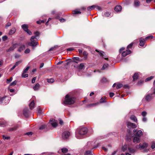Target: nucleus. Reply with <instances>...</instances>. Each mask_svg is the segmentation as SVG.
<instances>
[{"label":"nucleus","instance_id":"4468645a","mask_svg":"<svg viewBox=\"0 0 155 155\" xmlns=\"http://www.w3.org/2000/svg\"><path fill=\"white\" fill-rule=\"evenodd\" d=\"M29 110L27 108H25L24 110L23 114L26 117H27L28 116Z\"/></svg>","mask_w":155,"mask_h":155},{"label":"nucleus","instance_id":"f3484780","mask_svg":"<svg viewBox=\"0 0 155 155\" xmlns=\"http://www.w3.org/2000/svg\"><path fill=\"white\" fill-rule=\"evenodd\" d=\"M153 95H151V94H147L145 97L146 100L147 101H150L152 98H153Z\"/></svg>","mask_w":155,"mask_h":155},{"label":"nucleus","instance_id":"cd10ccee","mask_svg":"<svg viewBox=\"0 0 155 155\" xmlns=\"http://www.w3.org/2000/svg\"><path fill=\"white\" fill-rule=\"evenodd\" d=\"M134 81L137 80L138 78V74L137 73H135L133 76Z\"/></svg>","mask_w":155,"mask_h":155},{"label":"nucleus","instance_id":"39448f33","mask_svg":"<svg viewBox=\"0 0 155 155\" xmlns=\"http://www.w3.org/2000/svg\"><path fill=\"white\" fill-rule=\"evenodd\" d=\"M71 135V133L69 132L66 131L62 133V137L63 139L65 140L68 139Z\"/></svg>","mask_w":155,"mask_h":155},{"label":"nucleus","instance_id":"a211bd4d","mask_svg":"<svg viewBox=\"0 0 155 155\" xmlns=\"http://www.w3.org/2000/svg\"><path fill=\"white\" fill-rule=\"evenodd\" d=\"M25 48V45L23 44L21 45L18 49V51L21 52L22 51L24 50Z\"/></svg>","mask_w":155,"mask_h":155},{"label":"nucleus","instance_id":"9d476101","mask_svg":"<svg viewBox=\"0 0 155 155\" xmlns=\"http://www.w3.org/2000/svg\"><path fill=\"white\" fill-rule=\"evenodd\" d=\"M95 51L99 53L100 56L101 57L104 58V57H106V56L105 55V54L104 53V52H103V51H100V50H97V49H96ZM104 58L105 60H107V59H108V58Z\"/></svg>","mask_w":155,"mask_h":155},{"label":"nucleus","instance_id":"052dcab7","mask_svg":"<svg viewBox=\"0 0 155 155\" xmlns=\"http://www.w3.org/2000/svg\"><path fill=\"white\" fill-rule=\"evenodd\" d=\"M32 132H29L26 133L25 134L28 135V136L30 137L32 135Z\"/></svg>","mask_w":155,"mask_h":155},{"label":"nucleus","instance_id":"473e14b6","mask_svg":"<svg viewBox=\"0 0 155 155\" xmlns=\"http://www.w3.org/2000/svg\"><path fill=\"white\" fill-rule=\"evenodd\" d=\"M108 66V64H104L101 68L102 70H104L106 69V68H107Z\"/></svg>","mask_w":155,"mask_h":155},{"label":"nucleus","instance_id":"338daca9","mask_svg":"<svg viewBox=\"0 0 155 155\" xmlns=\"http://www.w3.org/2000/svg\"><path fill=\"white\" fill-rule=\"evenodd\" d=\"M12 78H11L9 79H7L6 82L7 83H9L12 80Z\"/></svg>","mask_w":155,"mask_h":155},{"label":"nucleus","instance_id":"9b49d317","mask_svg":"<svg viewBox=\"0 0 155 155\" xmlns=\"http://www.w3.org/2000/svg\"><path fill=\"white\" fill-rule=\"evenodd\" d=\"M7 125L6 121L3 119H0V126L4 127L6 126Z\"/></svg>","mask_w":155,"mask_h":155},{"label":"nucleus","instance_id":"20e7f679","mask_svg":"<svg viewBox=\"0 0 155 155\" xmlns=\"http://www.w3.org/2000/svg\"><path fill=\"white\" fill-rule=\"evenodd\" d=\"M31 42L28 43V44L29 45L32 47V48L34 49L35 47H36L38 45V43L37 41H35L34 39H31V38L30 39Z\"/></svg>","mask_w":155,"mask_h":155},{"label":"nucleus","instance_id":"58836bf2","mask_svg":"<svg viewBox=\"0 0 155 155\" xmlns=\"http://www.w3.org/2000/svg\"><path fill=\"white\" fill-rule=\"evenodd\" d=\"M153 77L152 76H150V77H148V78H147L145 79V81L146 82L148 81L151 80L153 78Z\"/></svg>","mask_w":155,"mask_h":155},{"label":"nucleus","instance_id":"13d9d810","mask_svg":"<svg viewBox=\"0 0 155 155\" xmlns=\"http://www.w3.org/2000/svg\"><path fill=\"white\" fill-rule=\"evenodd\" d=\"M37 112L39 114H40L41 113V110L39 108H37Z\"/></svg>","mask_w":155,"mask_h":155},{"label":"nucleus","instance_id":"7c9ffc66","mask_svg":"<svg viewBox=\"0 0 155 155\" xmlns=\"http://www.w3.org/2000/svg\"><path fill=\"white\" fill-rule=\"evenodd\" d=\"M84 155H93L92 153V152L91 150H87L84 153Z\"/></svg>","mask_w":155,"mask_h":155},{"label":"nucleus","instance_id":"f8f14e48","mask_svg":"<svg viewBox=\"0 0 155 155\" xmlns=\"http://www.w3.org/2000/svg\"><path fill=\"white\" fill-rule=\"evenodd\" d=\"M140 44L139 45L140 46L143 47L144 46L145 43L146 41L145 39L144 38H140Z\"/></svg>","mask_w":155,"mask_h":155},{"label":"nucleus","instance_id":"79ce46f5","mask_svg":"<svg viewBox=\"0 0 155 155\" xmlns=\"http://www.w3.org/2000/svg\"><path fill=\"white\" fill-rule=\"evenodd\" d=\"M4 140H9L10 138V137L8 136H5L4 135L2 136Z\"/></svg>","mask_w":155,"mask_h":155},{"label":"nucleus","instance_id":"c85d7f7f","mask_svg":"<svg viewBox=\"0 0 155 155\" xmlns=\"http://www.w3.org/2000/svg\"><path fill=\"white\" fill-rule=\"evenodd\" d=\"M95 5H93L91 6L88 7L87 8V9L88 11H91L94 9L95 8Z\"/></svg>","mask_w":155,"mask_h":155},{"label":"nucleus","instance_id":"680f3d73","mask_svg":"<svg viewBox=\"0 0 155 155\" xmlns=\"http://www.w3.org/2000/svg\"><path fill=\"white\" fill-rule=\"evenodd\" d=\"M8 38V37L7 36L5 35L2 37V39L3 41H5Z\"/></svg>","mask_w":155,"mask_h":155},{"label":"nucleus","instance_id":"e433bc0d","mask_svg":"<svg viewBox=\"0 0 155 155\" xmlns=\"http://www.w3.org/2000/svg\"><path fill=\"white\" fill-rule=\"evenodd\" d=\"M17 126H15L13 127H11L9 129V130L10 131H14L16 130Z\"/></svg>","mask_w":155,"mask_h":155},{"label":"nucleus","instance_id":"2eb2a0df","mask_svg":"<svg viewBox=\"0 0 155 155\" xmlns=\"http://www.w3.org/2000/svg\"><path fill=\"white\" fill-rule=\"evenodd\" d=\"M140 138L136 136L134 137L133 139V141L135 143H139L140 142Z\"/></svg>","mask_w":155,"mask_h":155},{"label":"nucleus","instance_id":"864d4df0","mask_svg":"<svg viewBox=\"0 0 155 155\" xmlns=\"http://www.w3.org/2000/svg\"><path fill=\"white\" fill-rule=\"evenodd\" d=\"M17 83V81H14L10 84V86H15V85Z\"/></svg>","mask_w":155,"mask_h":155},{"label":"nucleus","instance_id":"09e8293b","mask_svg":"<svg viewBox=\"0 0 155 155\" xmlns=\"http://www.w3.org/2000/svg\"><path fill=\"white\" fill-rule=\"evenodd\" d=\"M83 54L85 56V58H87L88 55V53L86 51H84L83 52Z\"/></svg>","mask_w":155,"mask_h":155},{"label":"nucleus","instance_id":"aec40b11","mask_svg":"<svg viewBox=\"0 0 155 155\" xmlns=\"http://www.w3.org/2000/svg\"><path fill=\"white\" fill-rule=\"evenodd\" d=\"M130 119L135 122H137V120L136 117L134 115H132L130 117Z\"/></svg>","mask_w":155,"mask_h":155},{"label":"nucleus","instance_id":"49530a36","mask_svg":"<svg viewBox=\"0 0 155 155\" xmlns=\"http://www.w3.org/2000/svg\"><path fill=\"white\" fill-rule=\"evenodd\" d=\"M128 149L130 152L132 153H134L135 152V150L133 149L128 148Z\"/></svg>","mask_w":155,"mask_h":155},{"label":"nucleus","instance_id":"b1692460","mask_svg":"<svg viewBox=\"0 0 155 155\" xmlns=\"http://www.w3.org/2000/svg\"><path fill=\"white\" fill-rule=\"evenodd\" d=\"M142 135L143 133L142 131L139 130L137 132L136 136H137V137L140 138Z\"/></svg>","mask_w":155,"mask_h":155},{"label":"nucleus","instance_id":"6e6d98bb","mask_svg":"<svg viewBox=\"0 0 155 155\" xmlns=\"http://www.w3.org/2000/svg\"><path fill=\"white\" fill-rule=\"evenodd\" d=\"M25 32H26L29 35H32V32L28 29Z\"/></svg>","mask_w":155,"mask_h":155},{"label":"nucleus","instance_id":"a18cd8bd","mask_svg":"<svg viewBox=\"0 0 155 155\" xmlns=\"http://www.w3.org/2000/svg\"><path fill=\"white\" fill-rule=\"evenodd\" d=\"M151 148L152 149H154L155 148V143L152 142L151 143Z\"/></svg>","mask_w":155,"mask_h":155},{"label":"nucleus","instance_id":"6e6552de","mask_svg":"<svg viewBox=\"0 0 155 155\" xmlns=\"http://www.w3.org/2000/svg\"><path fill=\"white\" fill-rule=\"evenodd\" d=\"M18 46V45L17 43H15L13 44L9 49L6 50V52H9L13 51Z\"/></svg>","mask_w":155,"mask_h":155},{"label":"nucleus","instance_id":"c9c22d12","mask_svg":"<svg viewBox=\"0 0 155 155\" xmlns=\"http://www.w3.org/2000/svg\"><path fill=\"white\" fill-rule=\"evenodd\" d=\"M47 125H46L45 124H44L42 125L41 126L39 127V129L40 130H43V129H44L46 127Z\"/></svg>","mask_w":155,"mask_h":155},{"label":"nucleus","instance_id":"0e129e2a","mask_svg":"<svg viewBox=\"0 0 155 155\" xmlns=\"http://www.w3.org/2000/svg\"><path fill=\"white\" fill-rule=\"evenodd\" d=\"M20 57V55L18 54H15V57L16 58H18Z\"/></svg>","mask_w":155,"mask_h":155},{"label":"nucleus","instance_id":"de8ad7c7","mask_svg":"<svg viewBox=\"0 0 155 155\" xmlns=\"http://www.w3.org/2000/svg\"><path fill=\"white\" fill-rule=\"evenodd\" d=\"M30 52V49L29 48H27L25 50V53L26 54H27L29 53Z\"/></svg>","mask_w":155,"mask_h":155},{"label":"nucleus","instance_id":"bf43d9fd","mask_svg":"<svg viewBox=\"0 0 155 155\" xmlns=\"http://www.w3.org/2000/svg\"><path fill=\"white\" fill-rule=\"evenodd\" d=\"M21 61H18L16 62L15 65L16 67L18 66L21 63Z\"/></svg>","mask_w":155,"mask_h":155},{"label":"nucleus","instance_id":"0eeeda50","mask_svg":"<svg viewBox=\"0 0 155 155\" xmlns=\"http://www.w3.org/2000/svg\"><path fill=\"white\" fill-rule=\"evenodd\" d=\"M148 146V144L145 142H144L143 144L140 143L139 146H137L136 148L138 149H143L144 148H147Z\"/></svg>","mask_w":155,"mask_h":155},{"label":"nucleus","instance_id":"dca6fc26","mask_svg":"<svg viewBox=\"0 0 155 155\" xmlns=\"http://www.w3.org/2000/svg\"><path fill=\"white\" fill-rule=\"evenodd\" d=\"M121 9L122 7L120 5H117L114 8L115 11L117 12H120Z\"/></svg>","mask_w":155,"mask_h":155},{"label":"nucleus","instance_id":"72a5a7b5","mask_svg":"<svg viewBox=\"0 0 155 155\" xmlns=\"http://www.w3.org/2000/svg\"><path fill=\"white\" fill-rule=\"evenodd\" d=\"M127 149V145L126 144L124 145L122 147V150L123 152H125Z\"/></svg>","mask_w":155,"mask_h":155},{"label":"nucleus","instance_id":"3c124183","mask_svg":"<svg viewBox=\"0 0 155 155\" xmlns=\"http://www.w3.org/2000/svg\"><path fill=\"white\" fill-rule=\"evenodd\" d=\"M95 5V8H96V9H97V10L99 11H100L101 10V7L98 6H97V5Z\"/></svg>","mask_w":155,"mask_h":155},{"label":"nucleus","instance_id":"e2e57ef3","mask_svg":"<svg viewBox=\"0 0 155 155\" xmlns=\"http://www.w3.org/2000/svg\"><path fill=\"white\" fill-rule=\"evenodd\" d=\"M122 85L121 84H117L116 86V88L117 89H119L120 88L122 87Z\"/></svg>","mask_w":155,"mask_h":155},{"label":"nucleus","instance_id":"a878e982","mask_svg":"<svg viewBox=\"0 0 155 155\" xmlns=\"http://www.w3.org/2000/svg\"><path fill=\"white\" fill-rule=\"evenodd\" d=\"M40 87V85L38 83L36 84L33 87V89L35 91H37L39 89Z\"/></svg>","mask_w":155,"mask_h":155},{"label":"nucleus","instance_id":"8fccbe9b","mask_svg":"<svg viewBox=\"0 0 155 155\" xmlns=\"http://www.w3.org/2000/svg\"><path fill=\"white\" fill-rule=\"evenodd\" d=\"M151 90H152L153 92L151 94V95L155 94V87H153L151 88Z\"/></svg>","mask_w":155,"mask_h":155},{"label":"nucleus","instance_id":"603ef678","mask_svg":"<svg viewBox=\"0 0 155 155\" xmlns=\"http://www.w3.org/2000/svg\"><path fill=\"white\" fill-rule=\"evenodd\" d=\"M104 15L106 17H109L110 15V13L109 12H106L104 13Z\"/></svg>","mask_w":155,"mask_h":155},{"label":"nucleus","instance_id":"5701e85b","mask_svg":"<svg viewBox=\"0 0 155 155\" xmlns=\"http://www.w3.org/2000/svg\"><path fill=\"white\" fill-rule=\"evenodd\" d=\"M39 33L38 32L36 31L34 32L35 36L31 37V39L36 38L37 37H39Z\"/></svg>","mask_w":155,"mask_h":155},{"label":"nucleus","instance_id":"774afa93","mask_svg":"<svg viewBox=\"0 0 155 155\" xmlns=\"http://www.w3.org/2000/svg\"><path fill=\"white\" fill-rule=\"evenodd\" d=\"M36 78V77H34L32 78L31 81V82L32 83H34L35 82Z\"/></svg>","mask_w":155,"mask_h":155},{"label":"nucleus","instance_id":"ddd939ff","mask_svg":"<svg viewBox=\"0 0 155 155\" xmlns=\"http://www.w3.org/2000/svg\"><path fill=\"white\" fill-rule=\"evenodd\" d=\"M131 51L130 50H127L125 51H123L122 53V56L123 57H125L127 55L130 54L131 53Z\"/></svg>","mask_w":155,"mask_h":155},{"label":"nucleus","instance_id":"f704fd0d","mask_svg":"<svg viewBox=\"0 0 155 155\" xmlns=\"http://www.w3.org/2000/svg\"><path fill=\"white\" fill-rule=\"evenodd\" d=\"M61 152L63 153H66L68 151V149L66 148H63L61 149Z\"/></svg>","mask_w":155,"mask_h":155},{"label":"nucleus","instance_id":"2f4dec72","mask_svg":"<svg viewBox=\"0 0 155 155\" xmlns=\"http://www.w3.org/2000/svg\"><path fill=\"white\" fill-rule=\"evenodd\" d=\"M85 68V66L84 64L81 63V64L78 66V68L79 69H82L83 68Z\"/></svg>","mask_w":155,"mask_h":155},{"label":"nucleus","instance_id":"423d86ee","mask_svg":"<svg viewBox=\"0 0 155 155\" xmlns=\"http://www.w3.org/2000/svg\"><path fill=\"white\" fill-rule=\"evenodd\" d=\"M126 125L128 128L130 129L136 128L137 127V126L135 124L129 121L126 122Z\"/></svg>","mask_w":155,"mask_h":155},{"label":"nucleus","instance_id":"1a4fd4ad","mask_svg":"<svg viewBox=\"0 0 155 155\" xmlns=\"http://www.w3.org/2000/svg\"><path fill=\"white\" fill-rule=\"evenodd\" d=\"M49 124L51 125L54 127H55L58 125L57 120L52 119L50 120Z\"/></svg>","mask_w":155,"mask_h":155},{"label":"nucleus","instance_id":"f257e3e1","mask_svg":"<svg viewBox=\"0 0 155 155\" xmlns=\"http://www.w3.org/2000/svg\"><path fill=\"white\" fill-rule=\"evenodd\" d=\"M88 131L87 129L85 127H80L77 129L75 132L76 137L78 139H82Z\"/></svg>","mask_w":155,"mask_h":155},{"label":"nucleus","instance_id":"c03bdc74","mask_svg":"<svg viewBox=\"0 0 155 155\" xmlns=\"http://www.w3.org/2000/svg\"><path fill=\"white\" fill-rule=\"evenodd\" d=\"M25 73H22V75H21V77L23 78H25L26 77H27L28 76V74H24Z\"/></svg>","mask_w":155,"mask_h":155},{"label":"nucleus","instance_id":"6ab92c4d","mask_svg":"<svg viewBox=\"0 0 155 155\" xmlns=\"http://www.w3.org/2000/svg\"><path fill=\"white\" fill-rule=\"evenodd\" d=\"M99 104V102H97L95 103H93L90 104H89L87 105V107L90 108L94 106H96Z\"/></svg>","mask_w":155,"mask_h":155},{"label":"nucleus","instance_id":"bb28decb","mask_svg":"<svg viewBox=\"0 0 155 155\" xmlns=\"http://www.w3.org/2000/svg\"><path fill=\"white\" fill-rule=\"evenodd\" d=\"M140 2L137 0H135L134 2V5L135 7H137L140 5Z\"/></svg>","mask_w":155,"mask_h":155},{"label":"nucleus","instance_id":"69168bd1","mask_svg":"<svg viewBox=\"0 0 155 155\" xmlns=\"http://www.w3.org/2000/svg\"><path fill=\"white\" fill-rule=\"evenodd\" d=\"M153 38V36L152 35H151L148 36L146 37L145 38V39H148L150 38L152 39Z\"/></svg>","mask_w":155,"mask_h":155},{"label":"nucleus","instance_id":"c756f323","mask_svg":"<svg viewBox=\"0 0 155 155\" xmlns=\"http://www.w3.org/2000/svg\"><path fill=\"white\" fill-rule=\"evenodd\" d=\"M106 98V97H102L100 99V101L99 102H98L99 103V104L103 103H106V101L105 100Z\"/></svg>","mask_w":155,"mask_h":155},{"label":"nucleus","instance_id":"a19ab883","mask_svg":"<svg viewBox=\"0 0 155 155\" xmlns=\"http://www.w3.org/2000/svg\"><path fill=\"white\" fill-rule=\"evenodd\" d=\"M29 66H27L25 69L23 71V73H25L27 72L29 69Z\"/></svg>","mask_w":155,"mask_h":155},{"label":"nucleus","instance_id":"4d7b16f0","mask_svg":"<svg viewBox=\"0 0 155 155\" xmlns=\"http://www.w3.org/2000/svg\"><path fill=\"white\" fill-rule=\"evenodd\" d=\"M133 43H131L129 45H128L127 46V49H129V48H131L133 45Z\"/></svg>","mask_w":155,"mask_h":155},{"label":"nucleus","instance_id":"37998d69","mask_svg":"<svg viewBox=\"0 0 155 155\" xmlns=\"http://www.w3.org/2000/svg\"><path fill=\"white\" fill-rule=\"evenodd\" d=\"M101 82L102 83H106L107 82V80L106 78H104L101 80Z\"/></svg>","mask_w":155,"mask_h":155},{"label":"nucleus","instance_id":"4c0bfd02","mask_svg":"<svg viewBox=\"0 0 155 155\" xmlns=\"http://www.w3.org/2000/svg\"><path fill=\"white\" fill-rule=\"evenodd\" d=\"M81 12L79 11H78L76 10L73 11V14L74 15H76L77 14H80Z\"/></svg>","mask_w":155,"mask_h":155},{"label":"nucleus","instance_id":"412c9836","mask_svg":"<svg viewBox=\"0 0 155 155\" xmlns=\"http://www.w3.org/2000/svg\"><path fill=\"white\" fill-rule=\"evenodd\" d=\"M21 27L25 31L28 29V26L27 24H24L22 25Z\"/></svg>","mask_w":155,"mask_h":155},{"label":"nucleus","instance_id":"4be33fe9","mask_svg":"<svg viewBox=\"0 0 155 155\" xmlns=\"http://www.w3.org/2000/svg\"><path fill=\"white\" fill-rule=\"evenodd\" d=\"M35 104L34 101H32L29 104L30 108L31 110H32L34 108Z\"/></svg>","mask_w":155,"mask_h":155},{"label":"nucleus","instance_id":"393cba45","mask_svg":"<svg viewBox=\"0 0 155 155\" xmlns=\"http://www.w3.org/2000/svg\"><path fill=\"white\" fill-rule=\"evenodd\" d=\"M16 31V29L15 28H13L10 30L9 32V34L10 35H12L14 34Z\"/></svg>","mask_w":155,"mask_h":155},{"label":"nucleus","instance_id":"5fc2aeb1","mask_svg":"<svg viewBox=\"0 0 155 155\" xmlns=\"http://www.w3.org/2000/svg\"><path fill=\"white\" fill-rule=\"evenodd\" d=\"M147 113L146 111H144L142 112L141 115L143 117H145L147 115Z\"/></svg>","mask_w":155,"mask_h":155},{"label":"nucleus","instance_id":"f03ea898","mask_svg":"<svg viewBox=\"0 0 155 155\" xmlns=\"http://www.w3.org/2000/svg\"><path fill=\"white\" fill-rule=\"evenodd\" d=\"M76 101V98L74 97H72L69 94H67L65 97V99L64 101L65 105H71L74 104Z\"/></svg>","mask_w":155,"mask_h":155},{"label":"nucleus","instance_id":"7ed1b4c3","mask_svg":"<svg viewBox=\"0 0 155 155\" xmlns=\"http://www.w3.org/2000/svg\"><path fill=\"white\" fill-rule=\"evenodd\" d=\"M11 99V97L9 96H5L3 97H0V102L1 104H7L8 103Z\"/></svg>","mask_w":155,"mask_h":155},{"label":"nucleus","instance_id":"ea45409f","mask_svg":"<svg viewBox=\"0 0 155 155\" xmlns=\"http://www.w3.org/2000/svg\"><path fill=\"white\" fill-rule=\"evenodd\" d=\"M54 80L53 78H51L50 79H47V81L49 83H52L54 82Z\"/></svg>","mask_w":155,"mask_h":155}]
</instances>
